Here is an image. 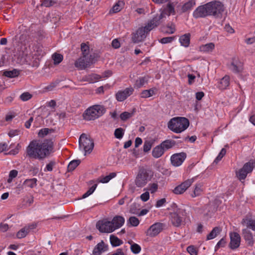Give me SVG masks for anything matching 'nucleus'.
Instances as JSON below:
<instances>
[{"instance_id": "obj_1", "label": "nucleus", "mask_w": 255, "mask_h": 255, "mask_svg": "<svg viewBox=\"0 0 255 255\" xmlns=\"http://www.w3.org/2000/svg\"><path fill=\"white\" fill-rule=\"evenodd\" d=\"M27 155L30 158L43 160L54 152L52 140H33L26 149Z\"/></svg>"}, {"instance_id": "obj_2", "label": "nucleus", "mask_w": 255, "mask_h": 255, "mask_svg": "<svg viewBox=\"0 0 255 255\" xmlns=\"http://www.w3.org/2000/svg\"><path fill=\"white\" fill-rule=\"evenodd\" d=\"M224 5L220 1L213 0L204 5L199 6L193 12V16L195 18L213 16L220 18L225 10Z\"/></svg>"}, {"instance_id": "obj_3", "label": "nucleus", "mask_w": 255, "mask_h": 255, "mask_svg": "<svg viewBox=\"0 0 255 255\" xmlns=\"http://www.w3.org/2000/svg\"><path fill=\"white\" fill-rule=\"evenodd\" d=\"M189 126V120L184 117H175L168 123V128L175 133H181Z\"/></svg>"}, {"instance_id": "obj_4", "label": "nucleus", "mask_w": 255, "mask_h": 255, "mask_svg": "<svg viewBox=\"0 0 255 255\" xmlns=\"http://www.w3.org/2000/svg\"><path fill=\"white\" fill-rule=\"evenodd\" d=\"M106 112L103 106L95 105L87 109L83 114V118L86 121H92L101 117Z\"/></svg>"}, {"instance_id": "obj_5", "label": "nucleus", "mask_w": 255, "mask_h": 255, "mask_svg": "<svg viewBox=\"0 0 255 255\" xmlns=\"http://www.w3.org/2000/svg\"><path fill=\"white\" fill-rule=\"evenodd\" d=\"M186 217V212L181 209H178L170 213V220L172 225L175 227H179L183 225Z\"/></svg>"}, {"instance_id": "obj_6", "label": "nucleus", "mask_w": 255, "mask_h": 255, "mask_svg": "<svg viewBox=\"0 0 255 255\" xmlns=\"http://www.w3.org/2000/svg\"><path fill=\"white\" fill-rule=\"evenodd\" d=\"M79 148L85 152L84 155L90 153L94 148V143L92 138L85 133H82L79 139Z\"/></svg>"}, {"instance_id": "obj_7", "label": "nucleus", "mask_w": 255, "mask_h": 255, "mask_svg": "<svg viewBox=\"0 0 255 255\" xmlns=\"http://www.w3.org/2000/svg\"><path fill=\"white\" fill-rule=\"evenodd\" d=\"M44 54L45 52L42 46L38 44L33 45L29 55L32 66L37 67L39 65L41 58Z\"/></svg>"}, {"instance_id": "obj_8", "label": "nucleus", "mask_w": 255, "mask_h": 255, "mask_svg": "<svg viewBox=\"0 0 255 255\" xmlns=\"http://www.w3.org/2000/svg\"><path fill=\"white\" fill-rule=\"evenodd\" d=\"M149 180L148 171L144 168H140L135 178L134 183L138 187H143Z\"/></svg>"}, {"instance_id": "obj_9", "label": "nucleus", "mask_w": 255, "mask_h": 255, "mask_svg": "<svg viewBox=\"0 0 255 255\" xmlns=\"http://www.w3.org/2000/svg\"><path fill=\"white\" fill-rule=\"evenodd\" d=\"M94 57L93 55H83L75 61V66L80 70H83L89 67L94 63Z\"/></svg>"}, {"instance_id": "obj_10", "label": "nucleus", "mask_w": 255, "mask_h": 255, "mask_svg": "<svg viewBox=\"0 0 255 255\" xmlns=\"http://www.w3.org/2000/svg\"><path fill=\"white\" fill-rule=\"evenodd\" d=\"M150 31V30L147 29L146 25L139 28L135 33L133 34L132 37V41L134 43H138L143 41Z\"/></svg>"}, {"instance_id": "obj_11", "label": "nucleus", "mask_w": 255, "mask_h": 255, "mask_svg": "<svg viewBox=\"0 0 255 255\" xmlns=\"http://www.w3.org/2000/svg\"><path fill=\"white\" fill-rule=\"evenodd\" d=\"M96 227L102 233H112L115 231L112 221H99L96 224Z\"/></svg>"}, {"instance_id": "obj_12", "label": "nucleus", "mask_w": 255, "mask_h": 255, "mask_svg": "<svg viewBox=\"0 0 255 255\" xmlns=\"http://www.w3.org/2000/svg\"><path fill=\"white\" fill-rule=\"evenodd\" d=\"M253 166L251 163L247 162L237 172V176L240 180H244L249 173L252 171Z\"/></svg>"}, {"instance_id": "obj_13", "label": "nucleus", "mask_w": 255, "mask_h": 255, "mask_svg": "<svg viewBox=\"0 0 255 255\" xmlns=\"http://www.w3.org/2000/svg\"><path fill=\"white\" fill-rule=\"evenodd\" d=\"M194 181V178L186 180L181 184L176 186L173 190V192L177 195L183 193L191 185Z\"/></svg>"}, {"instance_id": "obj_14", "label": "nucleus", "mask_w": 255, "mask_h": 255, "mask_svg": "<svg viewBox=\"0 0 255 255\" xmlns=\"http://www.w3.org/2000/svg\"><path fill=\"white\" fill-rule=\"evenodd\" d=\"M164 225L161 223H155L151 225L146 232L147 236L153 237L157 236L163 229Z\"/></svg>"}, {"instance_id": "obj_15", "label": "nucleus", "mask_w": 255, "mask_h": 255, "mask_svg": "<svg viewBox=\"0 0 255 255\" xmlns=\"http://www.w3.org/2000/svg\"><path fill=\"white\" fill-rule=\"evenodd\" d=\"M163 19V17H162V14H160V13L156 14L145 25L147 29L151 31L154 28L157 27L161 23Z\"/></svg>"}, {"instance_id": "obj_16", "label": "nucleus", "mask_w": 255, "mask_h": 255, "mask_svg": "<svg viewBox=\"0 0 255 255\" xmlns=\"http://www.w3.org/2000/svg\"><path fill=\"white\" fill-rule=\"evenodd\" d=\"M186 157V154L184 152L174 154L171 156V163L174 166H179L185 160Z\"/></svg>"}, {"instance_id": "obj_17", "label": "nucleus", "mask_w": 255, "mask_h": 255, "mask_svg": "<svg viewBox=\"0 0 255 255\" xmlns=\"http://www.w3.org/2000/svg\"><path fill=\"white\" fill-rule=\"evenodd\" d=\"M133 91V88L131 87L127 88L124 90L119 91L116 94V98L119 102L124 101L132 94Z\"/></svg>"}, {"instance_id": "obj_18", "label": "nucleus", "mask_w": 255, "mask_h": 255, "mask_svg": "<svg viewBox=\"0 0 255 255\" xmlns=\"http://www.w3.org/2000/svg\"><path fill=\"white\" fill-rule=\"evenodd\" d=\"M230 247L231 249L234 250L238 248L241 243V236L237 232H231L230 233Z\"/></svg>"}, {"instance_id": "obj_19", "label": "nucleus", "mask_w": 255, "mask_h": 255, "mask_svg": "<svg viewBox=\"0 0 255 255\" xmlns=\"http://www.w3.org/2000/svg\"><path fill=\"white\" fill-rule=\"evenodd\" d=\"M243 237L250 247H253L254 245V240L253 235L251 231L248 229H244L242 231Z\"/></svg>"}, {"instance_id": "obj_20", "label": "nucleus", "mask_w": 255, "mask_h": 255, "mask_svg": "<svg viewBox=\"0 0 255 255\" xmlns=\"http://www.w3.org/2000/svg\"><path fill=\"white\" fill-rule=\"evenodd\" d=\"M160 14L162 15V17H165L166 15L169 16L171 14H175L174 6L172 3H168L165 7L160 9Z\"/></svg>"}, {"instance_id": "obj_21", "label": "nucleus", "mask_w": 255, "mask_h": 255, "mask_svg": "<svg viewBox=\"0 0 255 255\" xmlns=\"http://www.w3.org/2000/svg\"><path fill=\"white\" fill-rule=\"evenodd\" d=\"M108 249V246L102 241L95 247L91 255H101L102 253L107 251Z\"/></svg>"}, {"instance_id": "obj_22", "label": "nucleus", "mask_w": 255, "mask_h": 255, "mask_svg": "<svg viewBox=\"0 0 255 255\" xmlns=\"http://www.w3.org/2000/svg\"><path fill=\"white\" fill-rule=\"evenodd\" d=\"M242 224L246 226L247 228L255 231V219L249 217H246L242 221Z\"/></svg>"}, {"instance_id": "obj_23", "label": "nucleus", "mask_w": 255, "mask_h": 255, "mask_svg": "<svg viewBox=\"0 0 255 255\" xmlns=\"http://www.w3.org/2000/svg\"><path fill=\"white\" fill-rule=\"evenodd\" d=\"M242 63L240 61L233 59L229 68L234 73H239L242 70Z\"/></svg>"}, {"instance_id": "obj_24", "label": "nucleus", "mask_w": 255, "mask_h": 255, "mask_svg": "<svg viewBox=\"0 0 255 255\" xmlns=\"http://www.w3.org/2000/svg\"><path fill=\"white\" fill-rule=\"evenodd\" d=\"M112 223L115 230L123 226L125 223V219L122 216H117L113 219Z\"/></svg>"}, {"instance_id": "obj_25", "label": "nucleus", "mask_w": 255, "mask_h": 255, "mask_svg": "<svg viewBox=\"0 0 255 255\" xmlns=\"http://www.w3.org/2000/svg\"><path fill=\"white\" fill-rule=\"evenodd\" d=\"M176 144L175 141L167 139L162 141L159 145L163 149L164 152L173 147Z\"/></svg>"}, {"instance_id": "obj_26", "label": "nucleus", "mask_w": 255, "mask_h": 255, "mask_svg": "<svg viewBox=\"0 0 255 255\" xmlns=\"http://www.w3.org/2000/svg\"><path fill=\"white\" fill-rule=\"evenodd\" d=\"M148 80V76H145L143 77H139L135 81L134 84V87L135 88H140L143 86L145 84H147Z\"/></svg>"}, {"instance_id": "obj_27", "label": "nucleus", "mask_w": 255, "mask_h": 255, "mask_svg": "<svg viewBox=\"0 0 255 255\" xmlns=\"http://www.w3.org/2000/svg\"><path fill=\"white\" fill-rule=\"evenodd\" d=\"M230 84V77L229 76H225L219 82L218 87L221 90L226 89Z\"/></svg>"}, {"instance_id": "obj_28", "label": "nucleus", "mask_w": 255, "mask_h": 255, "mask_svg": "<svg viewBox=\"0 0 255 255\" xmlns=\"http://www.w3.org/2000/svg\"><path fill=\"white\" fill-rule=\"evenodd\" d=\"M190 34L186 33L182 36L179 38V42L181 45L185 47L189 46L190 44Z\"/></svg>"}, {"instance_id": "obj_29", "label": "nucleus", "mask_w": 255, "mask_h": 255, "mask_svg": "<svg viewBox=\"0 0 255 255\" xmlns=\"http://www.w3.org/2000/svg\"><path fill=\"white\" fill-rule=\"evenodd\" d=\"M101 78V76L96 74H92L83 77V81L89 82L90 83L96 82Z\"/></svg>"}, {"instance_id": "obj_30", "label": "nucleus", "mask_w": 255, "mask_h": 255, "mask_svg": "<svg viewBox=\"0 0 255 255\" xmlns=\"http://www.w3.org/2000/svg\"><path fill=\"white\" fill-rule=\"evenodd\" d=\"M164 153V152L163 149L159 144L153 148L152 151V155L153 157L158 158L160 157Z\"/></svg>"}, {"instance_id": "obj_31", "label": "nucleus", "mask_w": 255, "mask_h": 255, "mask_svg": "<svg viewBox=\"0 0 255 255\" xmlns=\"http://www.w3.org/2000/svg\"><path fill=\"white\" fill-rule=\"evenodd\" d=\"M37 180L33 178L26 179L23 183V186L33 188L37 185Z\"/></svg>"}, {"instance_id": "obj_32", "label": "nucleus", "mask_w": 255, "mask_h": 255, "mask_svg": "<svg viewBox=\"0 0 255 255\" xmlns=\"http://www.w3.org/2000/svg\"><path fill=\"white\" fill-rule=\"evenodd\" d=\"M117 175L116 173L112 172L110 173L109 175L106 176H100L98 178L99 182H101L102 183H107L109 182L112 179L115 177Z\"/></svg>"}, {"instance_id": "obj_33", "label": "nucleus", "mask_w": 255, "mask_h": 255, "mask_svg": "<svg viewBox=\"0 0 255 255\" xmlns=\"http://www.w3.org/2000/svg\"><path fill=\"white\" fill-rule=\"evenodd\" d=\"M156 88H152L149 90H143L140 93V97L142 98H147L155 94Z\"/></svg>"}, {"instance_id": "obj_34", "label": "nucleus", "mask_w": 255, "mask_h": 255, "mask_svg": "<svg viewBox=\"0 0 255 255\" xmlns=\"http://www.w3.org/2000/svg\"><path fill=\"white\" fill-rule=\"evenodd\" d=\"M215 48V45L213 43H209L202 45L200 46V51L203 52H211Z\"/></svg>"}, {"instance_id": "obj_35", "label": "nucleus", "mask_w": 255, "mask_h": 255, "mask_svg": "<svg viewBox=\"0 0 255 255\" xmlns=\"http://www.w3.org/2000/svg\"><path fill=\"white\" fill-rule=\"evenodd\" d=\"M125 2L123 0H119L113 7L112 9L110 10V12L112 11L113 13H117L119 12L124 6Z\"/></svg>"}, {"instance_id": "obj_36", "label": "nucleus", "mask_w": 255, "mask_h": 255, "mask_svg": "<svg viewBox=\"0 0 255 255\" xmlns=\"http://www.w3.org/2000/svg\"><path fill=\"white\" fill-rule=\"evenodd\" d=\"M128 243L130 244V250L133 254H138L140 252L141 248L139 245L133 243L132 241L128 242Z\"/></svg>"}, {"instance_id": "obj_37", "label": "nucleus", "mask_w": 255, "mask_h": 255, "mask_svg": "<svg viewBox=\"0 0 255 255\" xmlns=\"http://www.w3.org/2000/svg\"><path fill=\"white\" fill-rule=\"evenodd\" d=\"M110 242L113 247L119 246L123 244V241L117 237L112 235L110 236Z\"/></svg>"}, {"instance_id": "obj_38", "label": "nucleus", "mask_w": 255, "mask_h": 255, "mask_svg": "<svg viewBox=\"0 0 255 255\" xmlns=\"http://www.w3.org/2000/svg\"><path fill=\"white\" fill-rule=\"evenodd\" d=\"M3 75L7 77L14 78L19 75V71L15 69L10 71H5L3 72Z\"/></svg>"}, {"instance_id": "obj_39", "label": "nucleus", "mask_w": 255, "mask_h": 255, "mask_svg": "<svg viewBox=\"0 0 255 255\" xmlns=\"http://www.w3.org/2000/svg\"><path fill=\"white\" fill-rule=\"evenodd\" d=\"M81 163L80 160H73L68 164L67 170L69 172L74 170Z\"/></svg>"}, {"instance_id": "obj_40", "label": "nucleus", "mask_w": 255, "mask_h": 255, "mask_svg": "<svg viewBox=\"0 0 255 255\" xmlns=\"http://www.w3.org/2000/svg\"><path fill=\"white\" fill-rule=\"evenodd\" d=\"M195 4V1L194 0H190L188 2H186L182 7V10L183 12H186L191 9L193 6Z\"/></svg>"}, {"instance_id": "obj_41", "label": "nucleus", "mask_w": 255, "mask_h": 255, "mask_svg": "<svg viewBox=\"0 0 255 255\" xmlns=\"http://www.w3.org/2000/svg\"><path fill=\"white\" fill-rule=\"evenodd\" d=\"M220 231L219 227H216L214 228L210 233L207 236V240H210L214 239L220 233Z\"/></svg>"}, {"instance_id": "obj_42", "label": "nucleus", "mask_w": 255, "mask_h": 255, "mask_svg": "<svg viewBox=\"0 0 255 255\" xmlns=\"http://www.w3.org/2000/svg\"><path fill=\"white\" fill-rule=\"evenodd\" d=\"M52 58L54 61V64L58 65L61 62L63 57V55L60 54L55 53L52 55Z\"/></svg>"}, {"instance_id": "obj_43", "label": "nucleus", "mask_w": 255, "mask_h": 255, "mask_svg": "<svg viewBox=\"0 0 255 255\" xmlns=\"http://www.w3.org/2000/svg\"><path fill=\"white\" fill-rule=\"evenodd\" d=\"M153 144L152 140H145L143 146V150L145 152L149 151Z\"/></svg>"}, {"instance_id": "obj_44", "label": "nucleus", "mask_w": 255, "mask_h": 255, "mask_svg": "<svg viewBox=\"0 0 255 255\" xmlns=\"http://www.w3.org/2000/svg\"><path fill=\"white\" fill-rule=\"evenodd\" d=\"M124 134V130L121 128H116L115 130V136L118 139H121Z\"/></svg>"}, {"instance_id": "obj_45", "label": "nucleus", "mask_w": 255, "mask_h": 255, "mask_svg": "<svg viewBox=\"0 0 255 255\" xmlns=\"http://www.w3.org/2000/svg\"><path fill=\"white\" fill-rule=\"evenodd\" d=\"M28 233V231L27 230V227H25L17 232L16 236L18 238L21 239L25 237Z\"/></svg>"}, {"instance_id": "obj_46", "label": "nucleus", "mask_w": 255, "mask_h": 255, "mask_svg": "<svg viewBox=\"0 0 255 255\" xmlns=\"http://www.w3.org/2000/svg\"><path fill=\"white\" fill-rule=\"evenodd\" d=\"M97 187V184H94L89 189L84 193L82 196V198H85L91 195L95 190Z\"/></svg>"}, {"instance_id": "obj_47", "label": "nucleus", "mask_w": 255, "mask_h": 255, "mask_svg": "<svg viewBox=\"0 0 255 255\" xmlns=\"http://www.w3.org/2000/svg\"><path fill=\"white\" fill-rule=\"evenodd\" d=\"M166 30H164L162 29V31L165 33L168 34H173L175 31V25L172 23L170 25L168 24L166 26Z\"/></svg>"}, {"instance_id": "obj_48", "label": "nucleus", "mask_w": 255, "mask_h": 255, "mask_svg": "<svg viewBox=\"0 0 255 255\" xmlns=\"http://www.w3.org/2000/svg\"><path fill=\"white\" fill-rule=\"evenodd\" d=\"M128 223H129L131 226L136 227L139 224V220L135 217H130L128 220Z\"/></svg>"}, {"instance_id": "obj_49", "label": "nucleus", "mask_w": 255, "mask_h": 255, "mask_svg": "<svg viewBox=\"0 0 255 255\" xmlns=\"http://www.w3.org/2000/svg\"><path fill=\"white\" fill-rule=\"evenodd\" d=\"M52 130H53L52 129H49L48 128H42L38 132V136L41 137H43Z\"/></svg>"}, {"instance_id": "obj_50", "label": "nucleus", "mask_w": 255, "mask_h": 255, "mask_svg": "<svg viewBox=\"0 0 255 255\" xmlns=\"http://www.w3.org/2000/svg\"><path fill=\"white\" fill-rule=\"evenodd\" d=\"M202 192L201 186L200 184L196 185L193 193L191 194L192 197H195L200 195Z\"/></svg>"}, {"instance_id": "obj_51", "label": "nucleus", "mask_w": 255, "mask_h": 255, "mask_svg": "<svg viewBox=\"0 0 255 255\" xmlns=\"http://www.w3.org/2000/svg\"><path fill=\"white\" fill-rule=\"evenodd\" d=\"M81 49L83 55L89 56V47L87 45L84 43H82L81 45Z\"/></svg>"}, {"instance_id": "obj_52", "label": "nucleus", "mask_w": 255, "mask_h": 255, "mask_svg": "<svg viewBox=\"0 0 255 255\" xmlns=\"http://www.w3.org/2000/svg\"><path fill=\"white\" fill-rule=\"evenodd\" d=\"M133 113H130L127 112L122 113L120 115V118L122 121H126L128 119L131 118L132 116Z\"/></svg>"}, {"instance_id": "obj_53", "label": "nucleus", "mask_w": 255, "mask_h": 255, "mask_svg": "<svg viewBox=\"0 0 255 255\" xmlns=\"http://www.w3.org/2000/svg\"><path fill=\"white\" fill-rule=\"evenodd\" d=\"M174 39L173 36L163 37L159 40V42L162 44H166L171 43Z\"/></svg>"}, {"instance_id": "obj_54", "label": "nucleus", "mask_w": 255, "mask_h": 255, "mask_svg": "<svg viewBox=\"0 0 255 255\" xmlns=\"http://www.w3.org/2000/svg\"><path fill=\"white\" fill-rule=\"evenodd\" d=\"M32 97V95L28 92H25L22 93L20 96V99L23 101H26Z\"/></svg>"}, {"instance_id": "obj_55", "label": "nucleus", "mask_w": 255, "mask_h": 255, "mask_svg": "<svg viewBox=\"0 0 255 255\" xmlns=\"http://www.w3.org/2000/svg\"><path fill=\"white\" fill-rule=\"evenodd\" d=\"M148 187L149 190L150 191L151 193H154L157 190L158 184L156 183H153L149 184Z\"/></svg>"}, {"instance_id": "obj_56", "label": "nucleus", "mask_w": 255, "mask_h": 255, "mask_svg": "<svg viewBox=\"0 0 255 255\" xmlns=\"http://www.w3.org/2000/svg\"><path fill=\"white\" fill-rule=\"evenodd\" d=\"M187 251L190 255H197V251L193 246H190L187 247Z\"/></svg>"}, {"instance_id": "obj_57", "label": "nucleus", "mask_w": 255, "mask_h": 255, "mask_svg": "<svg viewBox=\"0 0 255 255\" xmlns=\"http://www.w3.org/2000/svg\"><path fill=\"white\" fill-rule=\"evenodd\" d=\"M140 198L141 200L143 202L147 201L149 199V193L148 191H146L143 193H142Z\"/></svg>"}, {"instance_id": "obj_58", "label": "nucleus", "mask_w": 255, "mask_h": 255, "mask_svg": "<svg viewBox=\"0 0 255 255\" xmlns=\"http://www.w3.org/2000/svg\"><path fill=\"white\" fill-rule=\"evenodd\" d=\"M55 1L52 0H43L42 4L46 7H49L53 5Z\"/></svg>"}, {"instance_id": "obj_59", "label": "nucleus", "mask_w": 255, "mask_h": 255, "mask_svg": "<svg viewBox=\"0 0 255 255\" xmlns=\"http://www.w3.org/2000/svg\"><path fill=\"white\" fill-rule=\"evenodd\" d=\"M55 165V162L53 161H50L48 164H47L46 166V168L44 169V171H51L53 170V167Z\"/></svg>"}, {"instance_id": "obj_60", "label": "nucleus", "mask_w": 255, "mask_h": 255, "mask_svg": "<svg viewBox=\"0 0 255 255\" xmlns=\"http://www.w3.org/2000/svg\"><path fill=\"white\" fill-rule=\"evenodd\" d=\"M166 202V200L165 198L161 199L156 202L155 207L156 208L162 207Z\"/></svg>"}, {"instance_id": "obj_61", "label": "nucleus", "mask_w": 255, "mask_h": 255, "mask_svg": "<svg viewBox=\"0 0 255 255\" xmlns=\"http://www.w3.org/2000/svg\"><path fill=\"white\" fill-rule=\"evenodd\" d=\"M112 45L114 48L117 49L120 47L121 44L119 41L117 39H115L112 41Z\"/></svg>"}, {"instance_id": "obj_62", "label": "nucleus", "mask_w": 255, "mask_h": 255, "mask_svg": "<svg viewBox=\"0 0 255 255\" xmlns=\"http://www.w3.org/2000/svg\"><path fill=\"white\" fill-rule=\"evenodd\" d=\"M226 241L224 239L222 238L221 239L216 246V249L219 248L220 247H223L226 244Z\"/></svg>"}, {"instance_id": "obj_63", "label": "nucleus", "mask_w": 255, "mask_h": 255, "mask_svg": "<svg viewBox=\"0 0 255 255\" xmlns=\"http://www.w3.org/2000/svg\"><path fill=\"white\" fill-rule=\"evenodd\" d=\"M224 29L226 31L231 34L235 32L234 29L229 24L225 25Z\"/></svg>"}, {"instance_id": "obj_64", "label": "nucleus", "mask_w": 255, "mask_h": 255, "mask_svg": "<svg viewBox=\"0 0 255 255\" xmlns=\"http://www.w3.org/2000/svg\"><path fill=\"white\" fill-rule=\"evenodd\" d=\"M110 255H125L124 253V250L122 248L118 249L115 253L111 254Z\"/></svg>"}]
</instances>
